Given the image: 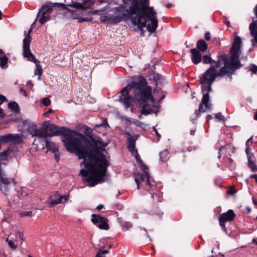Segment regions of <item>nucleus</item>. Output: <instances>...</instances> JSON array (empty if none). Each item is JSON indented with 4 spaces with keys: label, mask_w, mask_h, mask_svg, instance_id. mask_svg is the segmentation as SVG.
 I'll return each instance as SVG.
<instances>
[{
    "label": "nucleus",
    "mask_w": 257,
    "mask_h": 257,
    "mask_svg": "<svg viewBox=\"0 0 257 257\" xmlns=\"http://www.w3.org/2000/svg\"><path fill=\"white\" fill-rule=\"evenodd\" d=\"M43 127L48 137L62 136L66 150L75 153L79 159L83 160L80 165H83L84 168L80 170V174L89 186L94 187L106 180L108 162L105 155L101 152L108 143L103 142L100 137L96 135L86 137L77 131L58 126L46 121L43 123Z\"/></svg>",
    "instance_id": "nucleus-1"
},
{
    "label": "nucleus",
    "mask_w": 257,
    "mask_h": 257,
    "mask_svg": "<svg viewBox=\"0 0 257 257\" xmlns=\"http://www.w3.org/2000/svg\"><path fill=\"white\" fill-rule=\"evenodd\" d=\"M196 46V48L190 50L191 60L194 65H198L201 62L204 65L210 64V67H214V72H216V69L222 65L223 66L221 67L231 71L238 70L243 65L241 63L239 58L241 51V40L239 36L234 38L233 43L229 49V55L227 54L218 55L216 61L212 59L208 44L204 40H198Z\"/></svg>",
    "instance_id": "nucleus-2"
},
{
    "label": "nucleus",
    "mask_w": 257,
    "mask_h": 257,
    "mask_svg": "<svg viewBox=\"0 0 257 257\" xmlns=\"http://www.w3.org/2000/svg\"><path fill=\"white\" fill-rule=\"evenodd\" d=\"M117 94L118 101L123 104L125 109L131 108L132 110L136 103L141 106V114L147 115L153 112L151 106L155 103V99L152 87L148 85L143 76H135Z\"/></svg>",
    "instance_id": "nucleus-3"
},
{
    "label": "nucleus",
    "mask_w": 257,
    "mask_h": 257,
    "mask_svg": "<svg viewBox=\"0 0 257 257\" xmlns=\"http://www.w3.org/2000/svg\"><path fill=\"white\" fill-rule=\"evenodd\" d=\"M236 70H226L225 68L220 67L218 71L214 72V67H210L200 77V83L201 84V92L203 94V97L201 103L199 104V108L195 111V114L199 115V112H204L205 109L210 108L211 105L209 103V92L211 90V85L217 77L227 76L229 81L232 79V75L234 74Z\"/></svg>",
    "instance_id": "nucleus-4"
},
{
    "label": "nucleus",
    "mask_w": 257,
    "mask_h": 257,
    "mask_svg": "<svg viewBox=\"0 0 257 257\" xmlns=\"http://www.w3.org/2000/svg\"><path fill=\"white\" fill-rule=\"evenodd\" d=\"M156 14L153 7H150V0H143L139 13L133 19L132 24L137 26L140 30L147 27L150 33H154L158 27Z\"/></svg>",
    "instance_id": "nucleus-5"
},
{
    "label": "nucleus",
    "mask_w": 257,
    "mask_h": 257,
    "mask_svg": "<svg viewBox=\"0 0 257 257\" xmlns=\"http://www.w3.org/2000/svg\"><path fill=\"white\" fill-rule=\"evenodd\" d=\"M143 0H133L131 3L128 9H125V6L123 4L117 7L112 9L111 11L114 12L113 24L115 25L122 21H126L130 20L132 21L134 18V15L137 16L139 13L140 7Z\"/></svg>",
    "instance_id": "nucleus-6"
},
{
    "label": "nucleus",
    "mask_w": 257,
    "mask_h": 257,
    "mask_svg": "<svg viewBox=\"0 0 257 257\" xmlns=\"http://www.w3.org/2000/svg\"><path fill=\"white\" fill-rule=\"evenodd\" d=\"M135 179H137V181L139 182H145L146 187H148L145 189L149 192L151 195V198L154 200L158 202L162 201L163 193L156 186V182L151 178L149 173H145L144 174L139 172L135 175Z\"/></svg>",
    "instance_id": "nucleus-7"
},
{
    "label": "nucleus",
    "mask_w": 257,
    "mask_h": 257,
    "mask_svg": "<svg viewBox=\"0 0 257 257\" xmlns=\"http://www.w3.org/2000/svg\"><path fill=\"white\" fill-rule=\"evenodd\" d=\"M124 134L128 136L126 141L127 148L130 152L135 157L137 164L142 163L140 156L137 149L136 148V141L139 139L140 135L138 134H131L128 132H125Z\"/></svg>",
    "instance_id": "nucleus-8"
},
{
    "label": "nucleus",
    "mask_w": 257,
    "mask_h": 257,
    "mask_svg": "<svg viewBox=\"0 0 257 257\" xmlns=\"http://www.w3.org/2000/svg\"><path fill=\"white\" fill-rule=\"evenodd\" d=\"M59 3H53L48 2L42 6L39 9L37 17H39L41 14V17L39 20V23L41 25L44 24L50 19V15L52 14L53 8L55 5H59Z\"/></svg>",
    "instance_id": "nucleus-9"
},
{
    "label": "nucleus",
    "mask_w": 257,
    "mask_h": 257,
    "mask_svg": "<svg viewBox=\"0 0 257 257\" xmlns=\"http://www.w3.org/2000/svg\"><path fill=\"white\" fill-rule=\"evenodd\" d=\"M91 220L93 224L100 229L107 230L109 229L108 219L105 217L99 214H92Z\"/></svg>",
    "instance_id": "nucleus-10"
},
{
    "label": "nucleus",
    "mask_w": 257,
    "mask_h": 257,
    "mask_svg": "<svg viewBox=\"0 0 257 257\" xmlns=\"http://www.w3.org/2000/svg\"><path fill=\"white\" fill-rule=\"evenodd\" d=\"M235 216L234 211L232 209H229L227 212L222 213L218 218L219 225L223 231L227 233V231L225 227V223L227 221H232Z\"/></svg>",
    "instance_id": "nucleus-11"
},
{
    "label": "nucleus",
    "mask_w": 257,
    "mask_h": 257,
    "mask_svg": "<svg viewBox=\"0 0 257 257\" xmlns=\"http://www.w3.org/2000/svg\"><path fill=\"white\" fill-rule=\"evenodd\" d=\"M69 198L70 195L69 194L66 195H61L58 191H55L51 196V201L49 204L50 206H52L60 203H64L69 200Z\"/></svg>",
    "instance_id": "nucleus-12"
},
{
    "label": "nucleus",
    "mask_w": 257,
    "mask_h": 257,
    "mask_svg": "<svg viewBox=\"0 0 257 257\" xmlns=\"http://www.w3.org/2000/svg\"><path fill=\"white\" fill-rule=\"evenodd\" d=\"M31 38L30 36L26 35L23 41V56L28 59L35 56L30 50Z\"/></svg>",
    "instance_id": "nucleus-13"
},
{
    "label": "nucleus",
    "mask_w": 257,
    "mask_h": 257,
    "mask_svg": "<svg viewBox=\"0 0 257 257\" xmlns=\"http://www.w3.org/2000/svg\"><path fill=\"white\" fill-rule=\"evenodd\" d=\"M98 246L101 249H107L108 250L115 246L113 239L110 237H105L100 239Z\"/></svg>",
    "instance_id": "nucleus-14"
},
{
    "label": "nucleus",
    "mask_w": 257,
    "mask_h": 257,
    "mask_svg": "<svg viewBox=\"0 0 257 257\" xmlns=\"http://www.w3.org/2000/svg\"><path fill=\"white\" fill-rule=\"evenodd\" d=\"M45 147L49 151H51L54 154L55 159L57 161L60 158L58 146L48 140H45Z\"/></svg>",
    "instance_id": "nucleus-15"
},
{
    "label": "nucleus",
    "mask_w": 257,
    "mask_h": 257,
    "mask_svg": "<svg viewBox=\"0 0 257 257\" xmlns=\"http://www.w3.org/2000/svg\"><path fill=\"white\" fill-rule=\"evenodd\" d=\"M72 3L69 4H58L59 5H60L62 6V8L63 9H69L67 8V7H70L72 8H74L80 10H85V6H84V3H78L77 2H73V0H72Z\"/></svg>",
    "instance_id": "nucleus-16"
},
{
    "label": "nucleus",
    "mask_w": 257,
    "mask_h": 257,
    "mask_svg": "<svg viewBox=\"0 0 257 257\" xmlns=\"http://www.w3.org/2000/svg\"><path fill=\"white\" fill-rule=\"evenodd\" d=\"M28 59L29 61L34 62L35 64L36 67L34 72L35 75H42L43 73V69L41 65H40V62L36 59L35 56H33Z\"/></svg>",
    "instance_id": "nucleus-17"
},
{
    "label": "nucleus",
    "mask_w": 257,
    "mask_h": 257,
    "mask_svg": "<svg viewBox=\"0 0 257 257\" xmlns=\"http://www.w3.org/2000/svg\"><path fill=\"white\" fill-rule=\"evenodd\" d=\"M223 160L224 163L225 164V165L229 170L232 171L235 170L236 165L235 162L231 158L225 157H223Z\"/></svg>",
    "instance_id": "nucleus-18"
},
{
    "label": "nucleus",
    "mask_w": 257,
    "mask_h": 257,
    "mask_svg": "<svg viewBox=\"0 0 257 257\" xmlns=\"http://www.w3.org/2000/svg\"><path fill=\"white\" fill-rule=\"evenodd\" d=\"M33 135L43 138H47L48 137V135H46V132L44 129L43 124H42L41 130L35 129L34 130V134Z\"/></svg>",
    "instance_id": "nucleus-19"
},
{
    "label": "nucleus",
    "mask_w": 257,
    "mask_h": 257,
    "mask_svg": "<svg viewBox=\"0 0 257 257\" xmlns=\"http://www.w3.org/2000/svg\"><path fill=\"white\" fill-rule=\"evenodd\" d=\"M169 154V152L167 149L161 152L159 154L160 160L163 163L166 162L168 159Z\"/></svg>",
    "instance_id": "nucleus-20"
},
{
    "label": "nucleus",
    "mask_w": 257,
    "mask_h": 257,
    "mask_svg": "<svg viewBox=\"0 0 257 257\" xmlns=\"http://www.w3.org/2000/svg\"><path fill=\"white\" fill-rule=\"evenodd\" d=\"M8 107L16 113H19L20 110L18 104L15 101L9 102L8 103Z\"/></svg>",
    "instance_id": "nucleus-21"
},
{
    "label": "nucleus",
    "mask_w": 257,
    "mask_h": 257,
    "mask_svg": "<svg viewBox=\"0 0 257 257\" xmlns=\"http://www.w3.org/2000/svg\"><path fill=\"white\" fill-rule=\"evenodd\" d=\"M249 29L251 35H257V22L255 21L252 22L249 24Z\"/></svg>",
    "instance_id": "nucleus-22"
},
{
    "label": "nucleus",
    "mask_w": 257,
    "mask_h": 257,
    "mask_svg": "<svg viewBox=\"0 0 257 257\" xmlns=\"http://www.w3.org/2000/svg\"><path fill=\"white\" fill-rule=\"evenodd\" d=\"M8 58L6 56H0V66L3 69L8 68Z\"/></svg>",
    "instance_id": "nucleus-23"
},
{
    "label": "nucleus",
    "mask_w": 257,
    "mask_h": 257,
    "mask_svg": "<svg viewBox=\"0 0 257 257\" xmlns=\"http://www.w3.org/2000/svg\"><path fill=\"white\" fill-rule=\"evenodd\" d=\"M153 79L155 80L157 84H161L164 80L163 76L159 74H155V72H153Z\"/></svg>",
    "instance_id": "nucleus-24"
},
{
    "label": "nucleus",
    "mask_w": 257,
    "mask_h": 257,
    "mask_svg": "<svg viewBox=\"0 0 257 257\" xmlns=\"http://www.w3.org/2000/svg\"><path fill=\"white\" fill-rule=\"evenodd\" d=\"M133 226V223L130 221H124L121 225L122 231H126Z\"/></svg>",
    "instance_id": "nucleus-25"
},
{
    "label": "nucleus",
    "mask_w": 257,
    "mask_h": 257,
    "mask_svg": "<svg viewBox=\"0 0 257 257\" xmlns=\"http://www.w3.org/2000/svg\"><path fill=\"white\" fill-rule=\"evenodd\" d=\"M100 21L102 23H105L106 21L108 20H110L111 21V23L113 24L114 22V18L113 16H108L106 15L101 16L99 18Z\"/></svg>",
    "instance_id": "nucleus-26"
},
{
    "label": "nucleus",
    "mask_w": 257,
    "mask_h": 257,
    "mask_svg": "<svg viewBox=\"0 0 257 257\" xmlns=\"http://www.w3.org/2000/svg\"><path fill=\"white\" fill-rule=\"evenodd\" d=\"M109 251L107 249H99L98 252L96 254L95 257H105L104 254H107Z\"/></svg>",
    "instance_id": "nucleus-27"
},
{
    "label": "nucleus",
    "mask_w": 257,
    "mask_h": 257,
    "mask_svg": "<svg viewBox=\"0 0 257 257\" xmlns=\"http://www.w3.org/2000/svg\"><path fill=\"white\" fill-rule=\"evenodd\" d=\"M104 127V128H106L109 126V124L107 121V119L106 118H104L103 119L102 122L100 124H97L95 125V127Z\"/></svg>",
    "instance_id": "nucleus-28"
},
{
    "label": "nucleus",
    "mask_w": 257,
    "mask_h": 257,
    "mask_svg": "<svg viewBox=\"0 0 257 257\" xmlns=\"http://www.w3.org/2000/svg\"><path fill=\"white\" fill-rule=\"evenodd\" d=\"M10 154L9 151L8 150H5L0 153V159L4 160L7 159L8 157Z\"/></svg>",
    "instance_id": "nucleus-29"
},
{
    "label": "nucleus",
    "mask_w": 257,
    "mask_h": 257,
    "mask_svg": "<svg viewBox=\"0 0 257 257\" xmlns=\"http://www.w3.org/2000/svg\"><path fill=\"white\" fill-rule=\"evenodd\" d=\"M139 167L140 168V169L143 171L144 173H149L148 170L149 169L146 165H145L143 162L142 161V163L138 164Z\"/></svg>",
    "instance_id": "nucleus-30"
},
{
    "label": "nucleus",
    "mask_w": 257,
    "mask_h": 257,
    "mask_svg": "<svg viewBox=\"0 0 257 257\" xmlns=\"http://www.w3.org/2000/svg\"><path fill=\"white\" fill-rule=\"evenodd\" d=\"M247 165L248 167L251 169L252 172H257V165H256L255 162L248 163Z\"/></svg>",
    "instance_id": "nucleus-31"
},
{
    "label": "nucleus",
    "mask_w": 257,
    "mask_h": 257,
    "mask_svg": "<svg viewBox=\"0 0 257 257\" xmlns=\"http://www.w3.org/2000/svg\"><path fill=\"white\" fill-rule=\"evenodd\" d=\"M111 208L118 210H121L123 208V205L120 203L111 204Z\"/></svg>",
    "instance_id": "nucleus-32"
},
{
    "label": "nucleus",
    "mask_w": 257,
    "mask_h": 257,
    "mask_svg": "<svg viewBox=\"0 0 257 257\" xmlns=\"http://www.w3.org/2000/svg\"><path fill=\"white\" fill-rule=\"evenodd\" d=\"M6 241L13 249H16L17 248V245L13 241L9 240V238H7Z\"/></svg>",
    "instance_id": "nucleus-33"
},
{
    "label": "nucleus",
    "mask_w": 257,
    "mask_h": 257,
    "mask_svg": "<svg viewBox=\"0 0 257 257\" xmlns=\"http://www.w3.org/2000/svg\"><path fill=\"white\" fill-rule=\"evenodd\" d=\"M51 102V100L48 97L43 98L42 100V103L46 106H48L50 105Z\"/></svg>",
    "instance_id": "nucleus-34"
},
{
    "label": "nucleus",
    "mask_w": 257,
    "mask_h": 257,
    "mask_svg": "<svg viewBox=\"0 0 257 257\" xmlns=\"http://www.w3.org/2000/svg\"><path fill=\"white\" fill-rule=\"evenodd\" d=\"M249 70L252 74H256L257 72V66L255 64H251L249 66Z\"/></svg>",
    "instance_id": "nucleus-35"
},
{
    "label": "nucleus",
    "mask_w": 257,
    "mask_h": 257,
    "mask_svg": "<svg viewBox=\"0 0 257 257\" xmlns=\"http://www.w3.org/2000/svg\"><path fill=\"white\" fill-rule=\"evenodd\" d=\"M33 213L32 211H23L21 213V216H32Z\"/></svg>",
    "instance_id": "nucleus-36"
},
{
    "label": "nucleus",
    "mask_w": 257,
    "mask_h": 257,
    "mask_svg": "<svg viewBox=\"0 0 257 257\" xmlns=\"http://www.w3.org/2000/svg\"><path fill=\"white\" fill-rule=\"evenodd\" d=\"M248 163L255 162V157L252 154H250L247 156Z\"/></svg>",
    "instance_id": "nucleus-37"
},
{
    "label": "nucleus",
    "mask_w": 257,
    "mask_h": 257,
    "mask_svg": "<svg viewBox=\"0 0 257 257\" xmlns=\"http://www.w3.org/2000/svg\"><path fill=\"white\" fill-rule=\"evenodd\" d=\"M67 12L71 13L72 19H73V16H79V14H78L76 11L72 10L71 9H65Z\"/></svg>",
    "instance_id": "nucleus-38"
},
{
    "label": "nucleus",
    "mask_w": 257,
    "mask_h": 257,
    "mask_svg": "<svg viewBox=\"0 0 257 257\" xmlns=\"http://www.w3.org/2000/svg\"><path fill=\"white\" fill-rule=\"evenodd\" d=\"M215 118L219 120H223L224 117L222 115L221 112H218L215 114Z\"/></svg>",
    "instance_id": "nucleus-39"
},
{
    "label": "nucleus",
    "mask_w": 257,
    "mask_h": 257,
    "mask_svg": "<svg viewBox=\"0 0 257 257\" xmlns=\"http://www.w3.org/2000/svg\"><path fill=\"white\" fill-rule=\"evenodd\" d=\"M73 20H77L79 23H81L84 22L83 18H81L79 16H73Z\"/></svg>",
    "instance_id": "nucleus-40"
},
{
    "label": "nucleus",
    "mask_w": 257,
    "mask_h": 257,
    "mask_svg": "<svg viewBox=\"0 0 257 257\" xmlns=\"http://www.w3.org/2000/svg\"><path fill=\"white\" fill-rule=\"evenodd\" d=\"M227 147L225 146H222L221 147L219 148L218 150V159H220L221 158V155L220 153L222 151L226 149Z\"/></svg>",
    "instance_id": "nucleus-41"
},
{
    "label": "nucleus",
    "mask_w": 257,
    "mask_h": 257,
    "mask_svg": "<svg viewBox=\"0 0 257 257\" xmlns=\"http://www.w3.org/2000/svg\"><path fill=\"white\" fill-rule=\"evenodd\" d=\"M8 100L6 96L0 94V105L5 101H7Z\"/></svg>",
    "instance_id": "nucleus-42"
},
{
    "label": "nucleus",
    "mask_w": 257,
    "mask_h": 257,
    "mask_svg": "<svg viewBox=\"0 0 257 257\" xmlns=\"http://www.w3.org/2000/svg\"><path fill=\"white\" fill-rule=\"evenodd\" d=\"M204 39L206 41H209L211 39V34L209 32H206L204 35Z\"/></svg>",
    "instance_id": "nucleus-43"
},
{
    "label": "nucleus",
    "mask_w": 257,
    "mask_h": 257,
    "mask_svg": "<svg viewBox=\"0 0 257 257\" xmlns=\"http://www.w3.org/2000/svg\"><path fill=\"white\" fill-rule=\"evenodd\" d=\"M227 192L229 195H233L236 193V190L234 188H231L228 190Z\"/></svg>",
    "instance_id": "nucleus-44"
},
{
    "label": "nucleus",
    "mask_w": 257,
    "mask_h": 257,
    "mask_svg": "<svg viewBox=\"0 0 257 257\" xmlns=\"http://www.w3.org/2000/svg\"><path fill=\"white\" fill-rule=\"evenodd\" d=\"M94 1L93 0H83V3H84V6H85V4L87 3H90L91 5L94 4Z\"/></svg>",
    "instance_id": "nucleus-45"
},
{
    "label": "nucleus",
    "mask_w": 257,
    "mask_h": 257,
    "mask_svg": "<svg viewBox=\"0 0 257 257\" xmlns=\"http://www.w3.org/2000/svg\"><path fill=\"white\" fill-rule=\"evenodd\" d=\"M251 36L253 37V39L252 40V44L253 45L257 44V35L255 34Z\"/></svg>",
    "instance_id": "nucleus-46"
},
{
    "label": "nucleus",
    "mask_w": 257,
    "mask_h": 257,
    "mask_svg": "<svg viewBox=\"0 0 257 257\" xmlns=\"http://www.w3.org/2000/svg\"><path fill=\"white\" fill-rule=\"evenodd\" d=\"M82 127L84 130V133L86 134H87V133H88V131L89 130V127L85 124H83Z\"/></svg>",
    "instance_id": "nucleus-47"
},
{
    "label": "nucleus",
    "mask_w": 257,
    "mask_h": 257,
    "mask_svg": "<svg viewBox=\"0 0 257 257\" xmlns=\"http://www.w3.org/2000/svg\"><path fill=\"white\" fill-rule=\"evenodd\" d=\"M249 179L254 178L255 180V182L257 183V174H251L249 175Z\"/></svg>",
    "instance_id": "nucleus-48"
},
{
    "label": "nucleus",
    "mask_w": 257,
    "mask_h": 257,
    "mask_svg": "<svg viewBox=\"0 0 257 257\" xmlns=\"http://www.w3.org/2000/svg\"><path fill=\"white\" fill-rule=\"evenodd\" d=\"M53 110L52 109H49L48 111H47L44 114V116L46 117H48L49 114L51 113H52Z\"/></svg>",
    "instance_id": "nucleus-49"
},
{
    "label": "nucleus",
    "mask_w": 257,
    "mask_h": 257,
    "mask_svg": "<svg viewBox=\"0 0 257 257\" xmlns=\"http://www.w3.org/2000/svg\"><path fill=\"white\" fill-rule=\"evenodd\" d=\"M250 150V147H246L245 148V153L247 155V156L248 155H249L250 154L249 153V151Z\"/></svg>",
    "instance_id": "nucleus-50"
},
{
    "label": "nucleus",
    "mask_w": 257,
    "mask_h": 257,
    "mask_svg": "<svg viewBox=\"0 0 257 257\" xmlns=\"http://www.w3.org/2000/svg\"><path fill=\"white\" fill-rule=\"evenodd\" d=\"M153 129L154 130V132H155V134L158 136V137L160 138L161 137V135L158 133L157 128L155 126H153Z\"/></svg>",
    "instance_id": "nucleus-51"
},
{
    "label": "nucleus",
    "mask_w": 257,
    "mask_h": 257,
    "mask_svg": "<svg viewBox=\"0 0 257 257\" xmlns=\"http://www.w3.org/2000/svg\"><path fill=\"white\" fill-rule=\"evenodd\" d=\"M201 112H199V114ZM200 116V114L198 116H197V115L196 114V117L195 118H192L191 117L190 118V120L191 121V122L193 123H194L195 122V120L196 119L199 117Z\"/></svg>",
    "instance_id": "nucleus-52"
},
{
    "label": "nucleus",
    "mask_w": 257,
    "mask_h": 257,
    "mask_svg": "<svg viewBox=\"0 0 257 257\" xmlns=\"http://www.w3.org/2000/svg\"><path fill=\"white\" fill-rule=\"evenodd\" d=\"M83 20H84V22H90L92 20V18L91 17L83 18Z\"/></svg>",
    "instance_id": "nucleus-53"
},
{
    "label": "nucleus",
    "mask_w": 257,
    "mask_h": 257,
    "mask_svg": "<svg viewBox=\"0 0 257 257\" xmlns=\"http://www.w3.org/2000/svg\"><path fill=\"white\" fill-rule=\"evenodd\" d=\"M103 208H104V205L103 204H100L96 207V209L100 210L101 209H102Z\"/></svg>",
    "instance_id": "nucleus-54"
},
{
    "label": "nucleus",
    "mask_w": 257,
    "mask_h": 257,
    "mask_svg": "<svg viewBox=\"0 0 257 257\" xmlns=\"http://www.w3.org/2000/svg\"><path fill=\"white\" fill-rule=\"evenodd\" d=\"M117 222L120 224V225H121L122 224V223H123L124 221H122V217H118L117 218Z\"/></svg>",
    "instance_id": "nucleus-55"
},
{
    "label": "nucleus",
    "mask_w": 257,
    "mask_h": 257,
    "mask_svg": "<svg viewBox=\"0 0 257 257\" xmlns=\"http://www.w3.org/2000/svg\"><path fill=\"white\" fill-rule=\"evenodd\" d=\"M133 0H122L123 4L124 5H127L128 4V2H131V3Z\"/></svg>",
    "instance_id": "nucleus-56"
},
{
    "label": "nucleus",
    "mask_w": 257,
    "mask_h": 257,
    "mask_svg": "<svg viewBox=\"0 0 257 257\" xmlns=\"http://www.w3.org/2000/svg\"><path fill=\"white\" fill-rule=\"evenodd\" d=\"M5 114L4 113L3 109L0 107V117H3Z\"/></svg>",
    "instance_id": "nucleus-57"
},
{
    "label": "nucleus",
    "mask_w": 257,
    "mask_h": 257,
    "mask_svg": "<svg viewBox=\"0 0 257 257\" xmlns=\"http://www.w3.org/2000/svg\"><path fill=\"white\" fill-rule=\"evenodd\" d=\"M252 202H253V204L257 206V199H256L255 198L252 197Z\"/></svg>",
    "instance_id": "nucleus-58"
},
{
    "label": "nucleus",
    "mask_w": 257,
    "mask_h": 257,
    "mask_svg": "<svg viewBox=\"0 0 257 257\" xmlns=\"http://www.w3.org/2000/svg\"><path fill=\"white\" fill-rule=\"evenodd\" d=\"M135 182L137 184V189H140V183L139 181H137V179H135Z\"/></svg>",
    "instance_id": "nucleus-59"
},
{
    "label": "nucleus",
    "mask_w": 257,
    "mask_h": 257,
    "mask_svg": "<svg viewBox=\"0 0 257 257\" xmlns=\"http://www.w3.org/2000/svg\"><path fill=\"white\" fill-rule=\"evenodd\" d=\"M212 115H210V114H208L206 116V120L207 121H209V120H210L211 118H212Z\"/></svg>",
    "instance_id": "nucleus-60"
},
{
    "label": "nucleus",
    "mask_w": 257,
    "mask_h": 257,
    "mask_svg": "<svg viewBox=\"0 0 257 257\" xmlns=\"http://www.w3.org/2000/svg\"><path fill=\"white\" fill-rule=\"evenodd\" d=\"M251 144H252V142H249L248 140H247V141L245 143L246 147H249V145H251Z\"/></svg>",
    "instance_id": "nucleus-61"
},
{
    "label": "nucleus",
    "mask_w": 257,
    "mask_h": 257,
    "mask_svg": "<svg viewBox=\"0 0 257 257\" xmlns=\"http://www.w3.org/2000/svg\"><path fill=\"white\" fill-rule=\"evenodd\" d=\"M253 11H254V14H255L256 17L257 18V5L254 8Z\"/></svg>",
    "instance_id": "nucleus-62"
},
{
    "label": "nucleus",
    "mask_w": 257,
    "mask_h": 257,
    "mask_svg": "<svg viewBox=\"0 0 257 257\" xmlns=\"http://www.w3.org/2000/svg\"><path fill=\"white\" fill-rule=\"evenodd\" d=\"M245 209L246 210L247 212L248 213H250L251 212V208L250 207H249V206L246 207Z\"/></svg>",
    "instance_id": "nucleus-63"
},
{
    "label": "nucleus",
    "mask_w": 257,
    "mask_h": 257,
    "mask_svg": "<svg viewBox=\"0 0 257 257\" xmlns=\"http://www.w3.org/2000/svg\"><path fill=\"white\" fill-rule=\"evenodd\" d=\"M253 119L255 120H257V111L254 112Z\"/></svg>",
    "instance_id": "nucleus-64"
}]
</instances>
